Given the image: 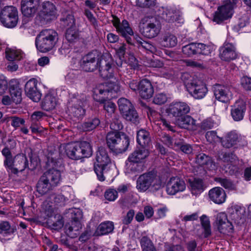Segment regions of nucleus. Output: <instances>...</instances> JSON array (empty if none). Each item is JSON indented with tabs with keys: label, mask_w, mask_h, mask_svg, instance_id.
I'll return each mask as SVG.
<instances>
[{
	"label": "nucleus",
	"mask_w": 251,
	"mask_h": 251,
	"mask_svg": "<svg viewBox=\"0 0 251 251\" xmlns=\"http://www.w3.org/2000/svg\"><path fill=\"white\" fill-rule=\"evenodd\" d=\"M106 144L110 150L119 154L125 152L129 145V139L122 132L110 131L106 135Z\"/></svg>",
	"instance_id": "1"
},
{
	"label": "nucleus",
	"mask_w": 251,
	"mask_h": 251,
	"mask_svg": "<svg viewBox=\"0 0 251 251\" xmlns=\"http://www.w3.org/2000/svg\"><path fill=\"white\" fill-rule=\"evenodd\" d=\"M57 32L51 29L42 30L36 36L35 45L37 49L41 52L51 50L58 41Z\"/></svg>",
	"instance_id": "2"
},
{
	"label": "nucleus",
	"mask_w": 251,
	"mask_h": 251,
	"mask_svg": "<svg viewBox=\"0 0 251 251\" xmlns=\"http://www.w3.org/2000/svg\"><path fill=\"white\" fill-rule=\"evenodd\" d=\"M67 156L73 160H78L90 157L93 153L92 148L89 142L81 141L79 143H69L63 146Z\"/></svg>",
	"instance_id": "3"
},
{
	"label": "nucleus",
	"mask_w": 251,
	"mask_h": 251,
	"mask_svg": "<svg viewBox=\"0 0 251 251\" xmlns=\"http://www.w3.org/2000/svg\"><path fill=\"white\" fill-rule=\"evenodd\" d=\"M162 187V182L156 173L151 171L140 175L136 181V188L140 192H145L150 188L157 191Z\"/></svg>",
	"instance_id": "4"
},
{
	"label": "nucleus",
	"mask_w": 251,
	"mask_h": 251,
	"mask_svg": "<svg viewBox=\"0 0 251 251\" xmlns=\"http://www.w3.org/2000/svg\"><path fill=\"white\" fill-rule=\"evenodd\" d=\"M57 157V153H55L48 155L47 164L52 168L49 169L42 175L54 187L58 184L61 179L60 172L54 169L60 166L62 163L61 159Z\"/></svg>",
	"instance_id": "5"
},
{
	"label": "nucleus",
	"mask_w": 251,
	"mask_h": 251,
	"mask_svg": "<svg viewBox=\"0 0 251 251\" xmlns=\"http://www.w3.org/2000/svg\"><path fill=\"white\" fill-rule=\"evenodd\" d=\"M139 31L144 37L151 39L156 37L159 33L161 25L155 17H144L139 24Z\"/></svg>",
	"instance_id": "6"
},
{
	"label": "nucleus",
	"mask_w": 251,
	"mask_h": 251,
	"mask_svg": "<svg viewBox=\"0 0 251 251\" xmlns=\"http://www.w3.org/2000/svg\"><path fill=\"white\" fill-rule=\"evenodd\" d=\"M97 163H95L94 170L99 180H105L104 175L109 170L108 164L111 163L110 159L106 149L103 147L99 148L96 156Z\"/></svg>",
	"instance_id": "7"
},
{
	"label": "nucleus",
	"mask_w": 251,
	"mask_h": 251,
	"mask_svg": "<svg viewBox=\"0 0 251 251\" xmlns=\"http://www.w3.org/2000/svg\"><path fill=\"white\" fill-rule=\"evenodd\" d=\"M182 78H191V76L187 73H184L182 75ZM187 91L194 98L201 99L203 98L207 92L205 84L201 80L193 78L188 81H185Z\"/></svg>",
	"instance_id": "8"
},
{
	"label": "nucleus",
	"mask_w": 251,
	"mask_h": 251,
	"mask_svg": "<svg viewBox=\"0 0 251 251\" xmlns=\"http://www.w3.org/2000/svg\"><path fill=\"white\" fill-rule=\"evenodd\" d=\"M19 20L18 11L13 6H6L0 11V21L2 25L8 28L16 26Z\"/></svg>",
	"instance_id": "9"
},
{
	"label": "nucleus",
	"mask_w": 251,
	"mask_h": 251,
	"mask_svg": "<svg viewBox=\"0 0 251 251\" xmlns=\"http://www.w3.org/2000/svg\"><path fill=\"white\" fill-rule=\"evenodd\" d=\"M41 24L46 25L57 18V9L55 5L49 1L42 3L38 16Z\"/></svg>",
	"instance_id": "10"
},
{
	"label": "nucleus",
	"mask_w": 251,
	"mask_h": 251,
	"mask_svg": "<svg viewBox=\"0 0 251 251\" xmlns=\"http://www.w3.org/2000/svg\"><path fill=\"white\" fill-rule=\"evenodd\" d=\"M236 3L235 0L225 1L224 4L219 7L217 11L215 12L213 17V21L219 24L230 18L233 14V10Z\"/></svg>",
	"instance_id": "11"
},
{
	"label": "nucleus",
	"mask_w": 251,
	"mask_h": 251,
	"mask_svg": "<svg viewBox=\"0 0 251 251\" xmlns=\"http://www.w3.org/2000/svg\"><path fill=\"white\" fill-rule=\"evenodd\" d=\"M97 68L100 75L104 79L111 78L113 76V67L111 58L108 55H103L100 52L97 61Z\"/></svg>",
	"instance_id": "12"
},
{
	"label": "nucleus",
	"mask_w": 251,
	"mask_h": 251,
	"mask_svg": "<svg viewBox=\"0 0 251 251\" xmlns=\"http://www.w3.org/2000/svg\"><path fill=\"white\" fill-rule=\"evenodd\" d=\"M100 52L93 50L84 55L80 63L81 68L85 72H93L97 69V61Z\"/></svg>",
	"instance_id": "13"
},
{
	"label": "nucleus",
	"mask_w": 251,
	"mask_h": 251,
	"mask_svg": "<svg viewBox=\"0 0 251 251\" xmlns=\"http://www.w3.org/2000/svg\"><path fill=\"white\" fill-rule=\"evenodd\" d=\"M88 101L86 97L82 96L75 100L73 105L70 109V115L77 119L82 118L85 115Z\"/></svg>",
	"instance_id": "14"
},
{
	"label": "nucleus",
	"mask_w": 251,
	"mask_h": 251,
	"mask_svg": "<svg viewBox=\"0 0 251 251\" xmlns=\"http://www.w3.org/2000/svg\"><path fill=\"white\" fill-rule=\"evenodd\" d=\"M40 3V0H21L22 13L27 18L33 17L38 11Z\"/></svg>",
	"instance_id": "15"
},
{
	"label": "nucleus",
	"mask_w": 251,
	"mask_h": 251,
	"mask_svg": "<svg viewBox=\"0 0 251 251\" xmlns=\"http://www.w3.org/2000/svg\"><path fill=\"white\" fill-rule=\"evenodd\" d=\"M214 96L217 100L224 102H228L232 97L231 87L228 86L216 84L213 86Z\"/></svg>",
	"instance_id": "16"
},
{
	"label": "nucleus",
	"mask_w": 251,
	"mask_h": 251,
	"mask_svg": "<svg viewBox=\"0 0 251 251\" xmlns=\"http://www.w3.org/2000/svg\"><path fill=\"white\" fill-rule=\"evenodd\" d=\"M11 173L14 174H17L19 172H23L26 168L33 170L36 168L37 163L33 164L32 159H31V164L29 167L28 160L26 157L23 154H19L15 156V161Z\"/></svg>",
	"instance_id": "17"
},
{
	"label": "nucleus",
	"mask_w": 251,
	"mask_h": 251,
	"mask_svg": "<svg viewBox=\"0 0 251 251\" xmlns=\"http://www.w3.org/2000/svg\"><path fill=\"white\" fill-rule=\"evenodd\" d=\"M120 87L117 82L108 81L105 83L100 84L93 89V94L98 96L99 95H106L109 93L119 92Z\"/></svg>",
	"instance_id": "18"
},
{
	"label": "nucleus",
	"mask_w": 251,
	"mask_h": 251,
	"mask_svg": "<svg viewBox=\"0 0 251 251\" xmlns=\"http://www.w3.org/2000/svg\"><path fill=\"white\" fill-rule=\"evenodd\" d=\"M185 189V183L179 177H172L167 184L166 191L169 195H174Z\"/></svg>",
	"instance_id": "19"
},
{
	"label": "nucleus",
	"mask_w": 251,
	"mask_h": 251,
	"mask_svg": "<svg viewBox=\"0 0 251 251\" xmlns=\"http://www.w3.org/2000/svg\"><path fill=\"white\" fill-rule=\"evenodd\" d=\"M37 82L35 78L30 79L25 85V93L26 96L34 102H38L42 94L37 89Z\"/></svg>",
	"instance_id": "20"
},
{
	"label": "nucleus",
	"mask_w": 251,
	"mask_h": 251,
	"mask_svg": "<svg viewBox=\"0 0 251 251\" xmlns=\"http://www.w3.org/2000/svg\"><path fill=\"white\" fill-rule=\"evenodd\" d=\"M220 57L223 61L229 62L237 57L235 46L231 43H225L220 49Z\"/></svg>",
	"instance_id": "21"
},
{
	"label": "nucleus",
	"mask_w": 251,
	"mask_h": 251,
	"mask_svg": "<svg viewBox=\"0 0 251 251\" xmlns=\"http://www.w3.org/2000/svg\"><path fill=\"white\" fill-rule=\"evenodd\" d=\"M190 111V107L185 102H177L170 105L168 109L169 114L176 117H180L188 113Z\"/></svg>",
	"instance_id": "22"
},
{
	"label": "nucleus",
	"mask_w": 251,
	"mask_h": 251,
	"mask_svg": "<svg viewBox=\"0 0 251 251\" xmlns=\"http://www.w3.org/2000/svg\"><path fill=\"white\" fill-rule=\"evenodd\" d=\"M246 110V102L242 100H237L232 106L231 115L235 121H240L244 118Z\"/></svg>",
	"instance_id": "23"
},
{
	"label": "nucleus",
	"mask_w": 251,
	"mask_h": 251,
	"mask_svg": "<svg viewBox=\"0 0 251 251\" xmlns=\"http://www.w3.org/2000/svg\"><path fill=\"white\" fill-rule=\"evenodd\" d=\"M138 91L140 97L146 100L151 98L154 93V88L151 82L147 79H143L139 82Z\"/></svg>",
	"instance_id": "24"
},
{
	"label": "nucleus",
	"mask_w": 251,
	"mask_h": 251,
	"mask_svg": "<svg viewBox=\"0 0 251 251\" xmlns=\"http://www.w3.org/2000/svg\"><path fill=\"white\" fill-rule=\"evenodd\" d=\"M208 195L210 200L217 204H222L226 201V194L221 187H216L211 189L209 191Z\"/></svg>",
	"instance_id": "25"
},
{
	"label": "nucleus",
	"mask_w": 251,
	"mask_h": 251,
	"mask_svg": "<svg viewBox=\"0 0 251 251\" xmlns=\"http://www.w3.org/2000/svg\"><path fill=\"white\" fill-rule=\"evenodd\" d=\"M149 154L150 151L148 148L141 147L137 149L130 154L128 159L145 163V159L149 156Z\"/></svg>",
	"instance_id": "26"
},
{
	"label": "nucleus",
	"mask_w": 251,
	"mask_h": 251,
	"mask_svg": "<svg viewBox=\"0 0 251 251\" xmlns=\"http://www.w3.org/2000/svg\"><path fill=\"white\" fill-rule=\"evenodd\" d=\"M137 142L141 147L148 148L151 142L150 133L145 129L139 130L137 133Z\"/></svg>",
	"instance_id": "27"
},
{
	"label": "nucleus",
	"mask_w": 251,
	"mask_h": 251,
	"mask_svg": "<svg viewBox=\"0 0 251 251\" xmlns=\"http://www.w3.org/2000/svg\"><path fill=\"white\" fill-rule=\"evenodd\" d=\"M189 185L192 193L197 195L202 192L204 189L202 179L199 178H190L188 180Z\"/></svg>",
	"instance_id": "28"
},
{
	"label": "nucleus",
	"mask_w": 251,
	"mask_h": 251,
	"mask_svg": "<svg viewBox=\"0 0 251 251\" xmlns=\"http://www.w3.org/2000/svg\"><path fill=\"white\" fill-rule=\"evenodd\" d=\"M134 46L138 48H142L147 51L152 53H157L158 52V50L155 46L149 42L144 40L139 36L135 37V42L134 43Z\"/></svg>",
	"instance_id": "29"
},
{
	"label": "nucleus",
	"mask_w": 251,
	"mask_h": 251,
	"mask_svg": "<svg viewBox=\"0 0 251 251\" xmlns=\"http://www.w3.org/2000/svg\"><path fill=\"white\" fill-rule=\"evenodd\" d=\"M54 187L43 176H41L36 185L37 191L42 195L47 194Z\"/></svg>",
	"instance_id": "30"
},
{
	"label": "nucleus",
	"mask_w": 251,
	"mask_h": 251,
	"mask_svg": "<svg viewBox=\"0 0 251 251\" xmlns=\"http://www.w3.org/2000/svg\"><path fill=\"white\" fill-rule=\"evenodd\" d=\"M179 12L175 8H166L163 9L161 17L169 23H172L178 19Z\"/></svg>",
	"instance_id": "31"
},
{
	"label": "nucleus",
	"mask_w": 251,
	"mask_h": 251,
	"mask_svg": "<svg viewBox=\"0 0 251 251\" xmlns=\"http://www.w3.org/2000/svg\"><path fill=\"white\" fill-rule=\"evenodd\" d=\"M238 136L235 131L228 132L222 141L223 146L226 148H230L238 142Z\"/></svg>",
	"instance_id": "32"
},
{
	"label": "nucleus",
	"mask_w": 251,
	"mask_h": 251,
	"mask_svg": "<svg viewBox=\"0 0 251 251\" xmlns=\"http://www.w3.org/2000/svg\"><path fill=\"white\" fill-rule=\"evenodd\" d=\"M100 124V119L96 117L88 118L81 125V128L84 131H90L95 129Z\"/></svg>",
	"instance_id": "33"
},
{
	"label": "nucleus",
	"mask_w": 251,
	"mask_h": 251,
	"mask_svg": "<svg viewBox=\"0 0 251 251\" xmlns=\"http://www.w3.org/2000/svg\"><path fill=\"white\" fill-rule=\"evenodd\" d=\"M114 229V223L111 221L101 223L98 226L96 230L97 235H103L112 233Z\"/></svg>",
	"instance_id": "34"
},
{
	"label": "nucleus",
	"mask_w": 251,
	"mask_h": 251,
	"mask_svg": "<svg viewBox=\"0 0 251 251\" xmlns=\"http://www.w3.org/2000/svg\"><path fill=\"white\" fill-rule=\"evenodd\" d=\"M56 105V100L52 95L47 94L44 98L41 106L42 109L46 111H50L53 109Z\"/></svg>",
	"instance_id": "35"
},
{
	"label": "nucleus",
	"mask_w": 251,
	"mask_h": 251,
	"mask_svg": "<svg viewBox=\"0 0 251 251\" xmlns=\"http://www.w3.org/2000/svg\"><path fill=\"white\" fill-rule=\"evenodd\" d=\"M10 96L11 100L16 104L20 103L22 101V89L18 84L10 85L9 87Z\"/></svg>",
	"instance_id": "36"
},
{
	"label": "nucleus",
	"mask_w": 251,
	"mask_h": 251,
	"mask_svg": "<svg viewBox=\"0 0 251 251\" xmlns=\"http://www.w3.org/2000/svg\"><path fill=\"white\" fill-rule=\"evenodd\" d=\"M2 155L4 156V165L7 170L12 171L15 161V157L13 158L12 153L8 148H4L1 151Z\"/></svg>",
	"instance_id": "37"
},
{
	"label": "nucleus",
	"mask_w": 251,
	"mask_h": 251,
	"mask_svg": "<svg viewBox=\"0 0 251 251\" xmlns=\"http://www.w3.org/2000/svg\"><path fill=\"white\" fill-rule=\"evenodd\" d=\"M177 44V39L176 37L169 33L165 34L161 41V46L166 48L174 47Z\"/></svg>",
	"instance_id": "38"
},
{
	"label": "nucleus",
	"mask_w": 251,
	"mask_h": 251,
	"mask_svg": "<svg viewBox=\"0 0 251 251\" xmlns=\"http://www.w3.org/2000/svg\"><path fill=\"white\" fill-rule=\"evenodd\" d=\"M177 124L182 128L189 129L192 128L195 124V120L190 116L185 115L178 118Z\"/></svg>",
	"instance_id": "39"
},
{
	"label": "nucleus",
	"mask_w": 251,
	"mask_h": 251,
	"mask_svg": "<svg viewBox=\"0 0 251 251\" xmlns=\"http://www.w3.org/2000/svg\"><path fill=\"white\" fill-rule=\"evenodd\" d=\"M93 96L94 99L103 105L104 109L107 112L109 115H110L114 113L116 109V105L114 103L110 100H106L103 98L97 99L96 98L97 96H94V94Z\"/></svg>",
	"instance_id": "40"
},
{
	"label": "nucleus",
	"mask_w": 251,
	"mask_h": 251,
	"mask_svg": "<svg viewBox=\"0 0 251 251\" xmlns=\"http://www.w3.org/2000/svg\"><path fill=\"white\" fill-rule=\"evenodd\" d=\"M82 228L81 223L71 222V225L66 229V232L72 238H75L80 234L79 230Z\"/></svg>",
	"instance_id": "41"
},
{
	"label": "nucleus",
	"mask_w": 251,
	"mask_h": 251,
	"mask_svg": "<svg viewBox=\"0 0 251 251\" xmlns=\"http://www.w3.org/2000/svg\"><path fill=\"white\" fill-rule=\"evenodd\" d=\"M144 163L141 161L129 160L127 158L126 165L130 171L140 173L144 170Z\"/></svg>",
	"instance_id": "42"
},
{
	"label": "nucleus",
	"mask_w": 251,
	"mask_h": 251,
	"mask_svg": "<svg viewBox=\"0 0 251 251\" xmlns=\"http://www.w3.org/2000/svg\"><path fill=\"white\" fill-rule=\"evenodd\" d=\"M118 104L119 110L122 115L134 108L128 100L124 98H120L118 100Z\"/></svg>",
	"instance_id": "43"
},
{
	"label": "nucleus",
	"mask_w": 251,
	"mask_h": 251,
	"mask_svg": "<svg viewBox=\"0 0 251 251\" xmlns=\"http://www.w3.org/2000/svg\"><path fill=\"white\" fill-rule=\"evenodd\" d=\"M5 54L6 59L9 61L20 60L23 57V54L21 50L10 48L6 49Z\"/></svg>",
	"instance_id": "44"
},
{
	"label": "nucleus",
	"mask_w": 251,
	"mask_h": 251,
	"mask_svg": "<svg viewBox=\"0 0 251 251\" xmlns=\"http://www.w3.org/2000/svg\"><path fill=\"white\" fill-rule=\"evenodd\" d=\"M196 163L201 166L211 164L212 160L210 156L206 154L201 152L198 154L196 157Z\"/></svg>",
	"instance_id": "45"
},
{
	"label": "nucleus",
	"mask_w": 251,
	"mask_h": 251,
	"mask_svg": "<svg viewBox=\"0 0 251 251\" xmlns=\"http://www.w3.org/2000/svg\"><path fill=\"white\" fill-rule=\"evenodd\" d=\"M123 118L127 121L137 125L139 123L138 114L134 108L131 109L123 115Z\"/></svg>",
	"instance_id": "46"
},
{
	"label": "nucleus",
	"mask_w": 251,
	"mask_h": 251,
	"mask_svg": "<svg viewBox=\"0 0 251 251\" xmlns=\"http://www.w3.org/2000/svg\"><path fill=\"white\" fill-rule=\"evenodd\" d=\"M201 224L204 230V237L207 238L211 235L210 221L207 216L203 215L200 218Z\"/></svg>",
	"instance_id": "47"
},
{
	"label": "nucleus",
	"mask_w": 251,
	"mask_h": 251,
	"mask_svg": "<svg viewBox=\"0 0 251 251\" xmlns=\"http://www.w3.org/2000/svg\"><path fill=\"white\" fill-rule=\"evenodd\" d=\"M54 220L52 219H49L47 223L50 228L52 229L58 230L63 226L64 222L61 216H58L57 217H54Z\"/></svg>",
	"instance_id": "48"
},
{
	"label": "nucleus",
	"mask_w": 251,
	"mask_h": 251,
	"mask_svg": "<svg viewBox=\"0 0 251 251\" xmlns=\"http://www.w3.org/2000/svg\"><path fill=\"white\" fill-rule=\"evenodd\" d=\"M65 37L67 40L71 43L76 42L79 39V34L75 27H69L66 31Z\"/></svg>",
	"instance_id": "49"
},
{
	"label": "nucleus",
	"mask_w": 251,
	"mask_h": 251,
	"mask_svg": "<svg viewBox=\"0 0 251 251\" xmlns=\"http://www.w3.org/2000/svg\"><path fill=\"white\" fill-rule=\"evenodd\" d=\"M116 29L122 36H125L127 34H133L132 29L129 26L128 22L126 20L122 21V23L118 26Z\"/></svg>",
	"instance_id": "50"
},
{
	"label": "nucleus",
	"mask_w": 251,
	"mask_h": 251,
	"mask_svg": "<svg viewBox=\"0 0 251 251\" xmlns=\"http://www.w3.org/2000/svg\"><path fill=\"white\" fill-rule=\"evenodd\" d=\"M143 251H151L156 250L152 241L147 236H143L140 241Z\"/></svg>",
	"instance_id": "51"
},
{
	"label": "nucleus",
	"mask_w": 251,
	"mask_h": 251,
	"mask_svg": "<svg viewBox=\"0 0 251 251\" xmlns=\"http://www.w3.org/2000/svg\"><path fill=\"white\" fill-rule=\"evenodd\" d=\"M175 144L176 145L175 150H176L179 149L186 154H190L192 152L193 149L190 144L183 143L180 140L178 141H175Z\"/></svg>",
	"instance_id": "52"
},
{
	"label": "nucleus",
	"mask_w": 251,
	"mask_h": 251,
	"mask_svg": "<svg viewBox=\"0 0 251 251\" xmlns=\"http://www.w3.org/2000/svg\"><path fill=\"white\" fill-rule=\"evenodd\" d=\"M217 230L221 233L228 234L232 232L233 226L229 221L216 226Z\"/></svg>",
	"instance_id": "53"
},
{
	"label": "nucleus",
	"mask_w": 251,
	"mask_h": 251,
	"mask_svg": "<svg viewBox=\"0 0 251 251\" xmlns=\"http://www.w3.org/2000/svg\"><path fill=\"white\" fill-rule=\"evenodd\" d=\"M196 43H192L182 47V52L189 56H192L193 55L197 54Z\"/></svg>",
	"instance_id": "54"
},
{
	"label": "nucleus",
	"mask_w": 251,
	"mask_h": 251,
	"mask_svg": "<svg viewBox=\"0 0 251 251\" xmlns=\"http://www.w3.org/2000/svg\"><path fill=\"white\" fill-rule=\"evenodd\" d=\"M14 232L8 222L2 221L0 223V234L4 236L11 235Z\"/></svg>",
	"instance_id": "55"
},
{
	"label": "nucleus",
	"mask_w": 251,
	"mask_h": 251,
	"mask_svg": "<svg viewBox=\"0 0 251 251\" xmlns=\"http://www.w3.org/2000/svg\"><path fill=\"white\" fill-rule=\"evenodd\" d=\"M7 122H11V125L15 129L20 127L21 125H24L25 121L23 118H20L15 116L9 117L5 120Z\"/></svg>",
	"instance_id": "56"
},
{
	"label": "nucleus",
	"mask_w": 251,
	"mask_h": 251,
	"mask_svg": "<svg viewBox=\"0 0 251 251\" xmlns=\"http://www.w3.org/2000/svg\"><path fill=\"white\" fill-rule=\"evenodd\" d=\"M70 212L72 222L81 223L83 214L80 209L77 208L70 209Z\"/></svg>",
	"instance_id": "57"
},
{
	"label": "nucleus",
	"mask_w": 251,
	"mask_h": 251,
	"mask_svg": "<svg viewBox=\"0 0 251 251\" xmlns=\"http://www.w3.org/2000/svg\"><path fill=\"white\" fill-rule=\"evenodd\" d=\"M215 181L219 182L221 185L226 189L230 190L236 189L235 185L229 179L225 178L217 177L215 179Z\"/></svg>",
	"instance_id": "58"
},
{
	"label": "nucleus",
	"mask_w": 251,
	"mask_h": 251,
	"mask_svg": "<svg viewBox=\"0 0 251 251\" xmlns=\"http://www.w3.org/2000/svg\"><path fill=\"white\" fill-rule=\"evenodd\" d=\"M160 140L162 142L168 147L175 149L176 147V145L175 144V142L178 141V140L174 139L167 134H163L161 137Z\"/></svg>",
	"instance_id": "59"
},
{
	"label": "nucleus",
	"mask_w": 251,
	"mask_h": 251,
	"mask_svg": "<svg viewBox=\"0 0 251 251\" xmlns=\"http://www.w3.org/2000/svg\"><path fill=\"white\" fill-rule=\"evenodd\" d=\"M222 161L227 164L238 163L236 156L233 152H225L223 154L221 158Z\"/></svg>",
	"instance_id": "60"
},
{
	"label": "nucleus",
	"mask_w": 251,
	"mask_h": 251,
	"mask_svg": "<svg viewBox=\"0 0 251 251\" xmlns=\"http://www.w3.org/2000/svg\"><path fill=\"white\" fill-rule=\"evenodd\" d=\"M123 125L119 120L118 116H114L110 125L112 131L119 132L123 128Z\"/></svg>",
	"instance_id": "61"
},
{
	"label": "nucleus",
	"mask_w": 251,
	"mask_h": 251,
	"mask_svg": "<svg viewBox=\"0 0 251 251\" xmlns=\"http://www.w3.org/2000/svg\"><path fill=\"white\" fill-rule=\"evenodd\" d=\"M62 24L64 26H69V27H75V19L72 15H68L66 18H62L61 20Z\"/></svg>",
	"instance_id": "62"
},
{
	"label": "nucleus",
	"mask_w": 251,
	"mask_h": 251,
	"mask_svg": "<svg viewBox=\"0 0 251 251\" xmlns=\"http://www.w3.org/2000/svg\"><path fill=\"white\" fill-rule=\"evenodd\" d=\"M197 54H201L204 55L208 54L209 52V47L205 44L202 43H196Z\"/></svg>",
	"instance_id": "63"
},
{
	"label": "nucleus",
	"mask_w": 251,
	"mask_h": 251,
	"mask_svg": "<svg viewBox=\"0 0 251 251\" xmlns=\"http://www.w3.org/2000/svg\"><path fill=\"white\" fill-rule=\"evenodd\" d=\"M241 85L247 91H251V78L247 76H243L241 79Z\"/></svg>",
	"instance_id": "64"
}]
</instances>
